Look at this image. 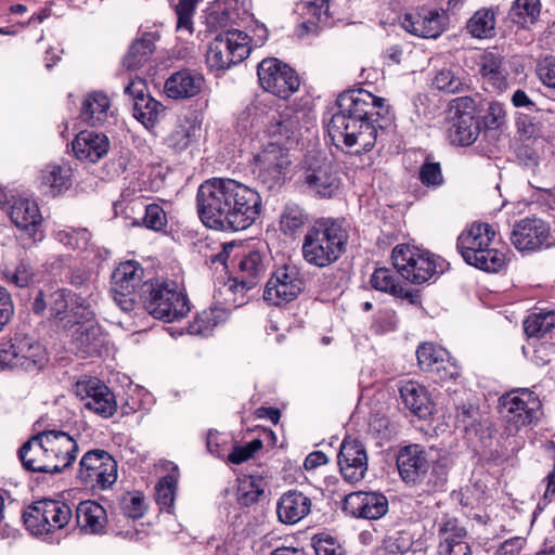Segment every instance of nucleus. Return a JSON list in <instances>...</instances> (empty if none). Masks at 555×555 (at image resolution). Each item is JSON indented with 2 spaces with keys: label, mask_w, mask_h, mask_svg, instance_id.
Returning a JSON list of instances; mask_svg holds the SVG:
<instances>
[{
  "label": "nucleus",
  "mask_w": 555,
  "mask_h": 555,
  "mask_svg": "<svg viewBox=\"0 0 555 555\" xmlns=\"http://www.w3.org/2000/svg\"><path fill=\"white\" fill-rule=\"evenodd\" d=\"M336 112L328 125V135L335 143L343 142L347 147L353 149V153L371 151L377 139V119L389 115V106L385 100L373 95L365 90H351L338 96Z\"/></svg>",
  "instance_id": "obj_1"
},
{
  "label": "nucleus",
  "mask_w": 555,
  "mask_h": 555,
  "mask_svg": "<svg viewBox=\"0 0 555 555\" xmlns=\"http://www.w3.org/2000/svg\"><path fill=\"white\" fill-rule=\"evenodd\" d=\"M348 240L349 233L343 220L320 218L302 237V259L315 268L330 267L346 253Z\"/></svg>",
  "instance_id": "obj_2"
},
{
  "label": "nucleus",
  "mask_w": 555,
  "mask_h": 555,
  "mask_svg": "<svg viewBox=\"0 0 555 555\" xmlns=\"http://www.w3.org/2000/svg\"><path fill=\"white\" fill-rule=\"evenodd\" d=\"M495 231L488 223H473L457 237L456 247L464 261L489 273L500 272L506 267V254L492 247Z\"/></svg>",
  "instance_id": "obj_3"
},
{
  "label": "nucleus",
  "mask_w": 555,
  "mask_h": 555,
  "mask_svg": "<svg viewBox=\"0 0 555 555\" xmlns=\"http://www.w3.org/2000/svg\"><path fill=\"white\" fill-rule=\"evenodd\" d=\"M142 292L144 307L155 319L173 322L190 312L189 298L176 281H150L143 284Z\"/></svg>",
  "instance_id": "obj_4"
},
{
  "label": "nucleus",
  "mask_w": 555,
  "mask_h": 555,
  "mask_svg": "<svg viewBox=\"0 0 555 555\" xmlns=\"http://www.w3.org/2000/svg\"><path fill=\"white\" fill-rule=\"evenodd\" d=\"M227 198L224 214L217 230L241 231L250 227L261 211V197L257 191L234 180Z\"/></svg>",
  "instance_id": "obj_5"
},
{
  "label": "nucleus",
  "mask_w": 555,
  "mask_h": 555,
  "mask_svg": "<svg viewBox=\"0 0 555 555\" xmlns=\"http://www.w3.org/2000/svg\"><path fill=\"white\" fill-rule=\"evenodd\" d=\"M251 52L250 36L231 28L219 33L210 42L207 63L216 70H225L242 63Z\"/></svg>",
  "instance_id": "obj_6"
},
{
  "label": "nucleus",
  "mask_w": 555,
  "mask_h": 555,
  "mask_svg": "<svg viewBox=\"0 0 555 555\" xmlns=\"http://www.w3.org/2000/svg\"><path fill=\"white\" fill-rule=\"evenodd\" d=\"M72 517L73 512L67 503L49 499L35 502L23 515L26 529L36 537L63 529Z\"/></svg>",
  "instance_id": "obj_7"
},
{
  "label": "nucleus",
  "mask_w": 555,
  "mask_h": 555,
  "mask_svg": "<svg viewBox=\"0 0 555 555\" xmlns=\"http://www.w3.org/2000/svg\"><path fill=\"white\" fill-rule=\"evenodd\" d=\"M291 163L289 147L270 141L255 156L253 173L266 189L274 190L284 183Z\"/></svg>",
  "instance_id": "obj_8"
},
{
  "label": "nucleus",
  "mask_w": 555,
  "mask_h": 555,
  "mask_svg": "<svg viewBox=\"0 0 555 555\" xmlns=\"http://www.w3.org/2000/svg\"><path fill=\"white\" fill-rule=\"evenodd\" d=\"M233 179L212 178L203 182L196 194L197 212L205 225L217 230L219 220L224 214L230 188Z\"/></svg>",
  "instance_id": "obj_9"
},
{
  "label": "nucleus",
  "mask_w": 555,
  "mask_h": 555,
  "mask_svg": "<svg viewBox=\"0 0 555 555\" xmlns=\"http://www.w3.org/2000/svg\"><path fill=\"white\" fill-rule=\"evenodd\" d=\"M391 258L398 273L413 284L427 282L437 271L436 257L426 250L398 245Z\"/></svg>",
  "instance_id": "obj_10"
},
{
  "label": "nucleus",
  "mask_w": 555,
  "mask_h": 555,
  "mask_svg": "<svg viewBox=\"0 0 555 555\" xmlns=\"http://www.w3.org/2000/svg\"><path fill=\"white\" fill-rule=\"evenodd\" d=\"M257 75L261 88L281 99L289 98L300 86L296 72L275 57L262 60L258 64Z\"/></svg>",
  "instance_id": "obj_11"
},
{
  "label": "nucleus",
  "mask_w": 555,
  "mask_h": 555,
  "mask_svg": "<svg viewBox=\"0 0 555 555\" xmlns=\"http://www.w3.org/2000/svg\"><path fill=\"white\" fill-rule=\"evenodd\" d=\"M311 124V114L306 108L285 107L270 122L267 132L270 141L289 147L298 142L302 130L308 129Z\"/></svg>",
  "instance_id": "obj_12"
},
{
  "label": "nucleus",
  "mask_w": 555,
  "mask_h": 555,
  "mask_svg": "<svg viewBox=\"0 0 555 555\" xmlns=\"http://www.w3.org/2000/svg\"><path fill=\"white\" fill-rule=\"evenodd\" d=\"M540 405L538 396L527 388L512 390L500 398V413L516 429L530 425L538 417Z\"/></svg>",
  "instance_id": "obj_13"
},
{
  "label": "nucleus",
  "mask_w": 555,
  "mask_h": 555,
  "mask_svg": "<svg viewBox=\"0 0 555 555\" xmlns=\"http://www.w3.org/2000/svg\"><path fill=\"white\" fill-rule=\"evenodd\" d=\"M304 289V280L296 266L286 264L279 268L268 280L263 299L269 305L282 306L293 301Z\"/></svg>",
  "instance_id": "obj_14"
},
{
  "label": "nucleus",
  "mask_w": 555,
  "mask_h": 555,
  "mask_svg": "<svg viewBox=\"0 0 555 555\" xmlns=\"http://www.w3.org/2000/svg\"><path fill=\"white\" fill-rule=\"evenodd\" d=\"M511 242L520 253H532L553 245L550 225L540 218H524L511 232Z\"/></svg>",
  "instance_id": "obj_15"
},
{
  "label": "nucleus",
  "mask_w": 555,
  "mask_h": 555,
  "mask_svg": "<svg viewBox=\"0 0 555 555\" xmlns=\"http://www.w3.org/2000/svg\"><path fill=\"white\" fill-rule=\"evenodd\" d=\"M143 269L137 261L120 263L112 274L111 293L113 300L122 311H131L134 307V291L140 285Z\"/></svg>",
  "instance_id": "obj_16"
},
{
  "label": "nucleus",
  "mask_w": 555,
  "mask_h": 555,
  "mask_svg": "<svg viewBox=\"0 0 555 555\" xmlns=\"http://www.w3.org/2000/svg\"><path fill=\"white\" fill-rule=\"evenodd\" d=\"M125 94L132 101L133 117L146 129L155 127L164 116V105L151 96L144 79H131L125 87Z\"/></svg>",
  "instance_id": "obj_17"
},
{
  "label": "nucleus",
  "mask_w": 555,
  "mask_h": 555,
  "mask_svg": "<svg viewBox=\"0 0 555 555\" xmlns=\"http://www.w3.org/2000/svg\"><path fill=\"white\" fill-rule=\"evenodd\" d=\"M304 182L310 192L325 198L334 196L340 188V178L332 162L325 157L308 159Z\"/></svg>",
  "instance_id": "obj_18"
},
{
  "label": "nucleus",
  "mask_w": 555,
  "mask_h": 555,
  "mask_svg": "<svg viewBox=\"0 0 555 555\" xmlns=\"http://www.w3.org/2000/svg\"><path fill=\"white\" fill-rule=\"evenodd\" d=\"M476 65L477 75L487 92L501 94L509 88V73L501 53L486 50L478 55Z\"/></svg>",
  "instance_id": "obj_19"
},
{
  "label": "nucleus",
  "mask_w": 555,
  "mask_h": 555,
  "mask_svg": "<svg viewBox=\"0 0 555 555\" xmlns=\"http://www.w3.org/2000/svg\"><path fill=\"white\" fill-rule=\"evenodd\" d=\"M269 257L266 246L260 244L244 251L237 261L236 276L230 288L250 289L264 276Z\"/></svg>",
  "instance_id": "obj_20"
},
{
  "label": "nucleus",
  "mask_w": 555,
  "mask_h": 555,
  "mask_svg": "<svg viewBox=\"0 0 555 555\" xmlns=\"http://www.w3.org/2000/svg\"><path fill=\"white\" fill-rule=\"evenodd\" d=\"M133 388L130 377L119 372H109L106 376V418L120 410V416H127L137 411V403L130 400Z\"/></svg>",
  "instance_id": "obj_21"
},
{
  "label": "nucleus",
  "mask_w": 555,
  "mask_h": 555,
  "mask_svg": "<svg viewBox=\"0 0 555 555\" xmlns=\"http://www.w3.org/2000/svg\"><path fill=\"white\" fill-rule=\"evenodd\" d=\"M447 13L443 10L422 8L406 13L401 22L410 34L422 38H437L444 30Z\"/></svg>",
  "instance_id": "obj_22"
},
{
  "label": "nucleus",
  "mask_w": 555,
  "mask_h": 555,
  "mask_svg": "<svg viewBox=\"0 0 555 555\" xmlns=\"http://www.w3.org/2000/svg\"><path fill=\"white\" fill-rule=\"evenodd\" d=\"M4 204L0 205L10 216L11 221L34 241L41 240L40 232L41 214L36 202L28 198H16L12 204L9 203L8 196L2 197Z\"/></svg>",
  "instance_id": "obj_23"
},
{
  "label": "nucleus",
  "mask_w": 555,
  "mask_h": 555,
  "mask_svg": "<svg viewBox=\"0 0 555 555\" xmlns=\"http://www.w3.org/2000/svg\"><path fill=\"white\" fill-rule=\"evenodd\" d=\"M338 465L345 480L361 481L367 470V453L364 444L353 438H345L340 444Z\"/></svg>",
  "instance_id": "obj_24"
},
{
  "label": "nucleus",
  "mask_w": 555,
  "mask_h": 555,
  "mask_svg": "<svg viewBox=\"0 0 555 555\" xmlns=\"http://www.w3.org/2000/svg\"><path fill=\"white\" fill-rule=\"evenodd\" d=\"M344 511L357 518L375 520L388 512V500L379 492H352L344 499Z\"/></svg>",
  "instance_id": "obj_25"
},
{
  "label": "nucleus",
  "mask_w": 555,
  "mask_h": 555,
  "mask_svg": "<svg viewBox=\"0 0 555 555\" xmlns=\"http://www.w3.org/2000/svg\"><path fill=\"white\" fill-rule=\"evenodd\" d=\"M420 367L436 373L440 380L454 379L459 376L456 365L450 363L449 352L433 343L421 344L416 350Z\"/></svg>",
  "instance_id": "obj_26"
},
{
  "label": "nucleus",
  "mask_w": 555,
  "mask_h": 555,
  "mask_svg": "<svg viewBox=\"0 0 555 555\" xmlns=\"http://www.w3.org/2000/svg\"><path fill=\"white\" fill-rule=\"evenodd\" d=\"M436 525L441 538L439 555H470V546L465 540L467 532L456 518L443 515Z\"/></svg>",
  "instance_id": "obj_27"
},
{
  "label": "nucleus",
  "mask_w": 555,
  "mask_h": 555,
  "mask_svg": "<svg viewBox=\"0 0 555 555\" xmlns=\"http://www.w3.org/2000/svg\"><path fill=\"white\" fill-rule=\"evenodd\" d=\"M397 467L405 482L416 483L429 467L428 454L420 444L404 447L397 456Z\"/></svg>",
  "instance_id": "obj_28"
},
{
  "label": "nucleus",
  "mask_w": 555,
  "mask_h": 555,
  "mask_svg": "<svg viewBox=\"0 0 555 555\" xmlns=\"http://www.w3.org/2000/svg\"><path fill=\"white\" fill-rule=\"evenodd\" d=\"M311 506L309 496L300 491L289 490L276 502L278 519L284 525H295L310 514Z\"/></svg>",
  "instance_id": "obj_29"
},
{
  "label": "nucleus",
  "mask_w": 555,
  "mask_h": 555,
  "mask_svg": "<svg viewBox=\"0 0 555 555\" xmlns=\"http://www.w3.org/2000/svg\"><path fill=\"white\" fill-rule=\"evenodd\" d=\"M295 12L302 18L297 27L298 37L317 34L320 25L328 21V0H301L296 3Z\"/></svg>",
  "instance_id": "obj_30"
},
{
  "label": "nucleus",
  "mask_w": 555,
  "mask_h": 555,
  "mask_svg": "<svg viewBox=\"0 0 555 555\" xmlns=\"http://www.w3.org/2000/svg\"><path fill=\"white\" fill-rule=\"evenodd\" d=\"M40 186L50 195L57 196L70 189L73 169L67 162L50 163L40 173Z\"/></svg>",
  "instance_id": "obj_31"
},
{
  "label": "nucleus",
  "mask_w": 555,
  "mask_h": 555,
  "mask_svg": "<svg viewBox=\"0 0 555 555\" xmlns=\"http://www.w3.org/2000/svg\"><path fill=\"white\" fill-rule=\"evenodd\" d=\"M238 12L235 0H215L204 11V23L209 31H218L237 24Z\"/></svg>",
  "instance_id": "obj_32"
},
{
  "label": "nucleus",
  "mask_w": 555,
  "mask_h": 555,
  "mask_svg": "<svg viewBox=\"0 0 555 555\" xmlns=\"http://www.w3.org/2000/svg\"><path fill=\"white\" fill-rule=\"evenodd\" d=\"M203 77L190 70L173 73L165 82V93L173 100L188 99L197 95L203 87Z\"/></svg>",
  "instance_id": "obj_33"
},
{
  "label": "nucleus",
  "mask_w": 555,
  "mask_h": 555,
  "mask_svg": "<svg viewBox=\"0 0 555 555\" xmlns=\"http://www.w3.org/2000/svg\"><path fill=\"white\" fill-rule=\"evenodd\" d=\"M42 436L46 449L53 453L52 459H57L64 469L70 466L78 450L76 441L62 430H43Z\"/></svg>",
  "instance_id": "obj_34"
},
{
  "label": "nucleus",
  "mask_w": 555,
  "mask_h": 555,
  "mask_svg": "<svg viewBox=\"0 0 555 555\" xmlns=\"http://www.w3.org/2000/svg\"><path fill=\"white\" fill-rule=\"evenodd\" d=\"M75 395L83 408L102 415L104 413V384L98 377H85L74 386Z\"/></svg>",
  "instance_id": "obj_35"
},
{
  "label": "nucleus",
  "mask_w": 555,
  "mask_h": 555,
  "mask_svg": "<svg viewBox=\"0 0 555 555\" xmlns=\"http://www.w3.org/2000/svg\"><path fill=\"white\" fill-rule=\"evenodd\" d=\"M43 442L42 431L28 439L18 450V456L23 466L31 472L44 473L49 468L50 461ZM52 466H50L51 468Z\"/></svg>",
  "instance_id": "obj_36"
},
{
  "label": "nucleus",
  "mask_w": 555,
  "mask_h": 555,
  "mask_svg": "<svg viewBox=\"0 0 555 555\" xmlns=\"http://www.w3.org/2000/svg\"><path fill=\"white\" fill-rule=\"evenodd\" d=\"M402 403L413 414L425 418L431 413V403L425 387L417 382L408 380L399 388Z\"/></svg>",
  "instance_id": "obj_37"
},
{
  "label": "nucleus",
  "mask_w": 555,
  "mask_h": 555,
  "mask_svg": "<svg viewBox=\"0 0 555 555\" xmlns=\"http://www.w3.org/2000/svg\"><path fill=\"white\" fill-rule=\"evenodd\" d=\"M79 466L78 477L83 485L104 489V450L88 451Z\"/></svg>",
  "instance_id": "obj_38"
},
{
  "label": "nucleus",
  "mask_w": 555,
  "mask_h": 555,
  "mask_svg": "<svg viewBox=\"0 0 555 555\" xmlns=\"http://www.w3.org/2000/svg\"><path fill=\"white\" fill-rule=\"evenodd\" d=\"M77 524L85 534H101L104 529V507L96 501L87 500L77 505Z\"/></svg>",
  "instance_id": "obj_39"
},
{
  "label": "nucleus",
  "mask_w": 555,
  "mask_h": 555,
  "mask_svg": "<svg viewBox=\"0 0 555 555\" xmlns=\"http://www.w3.org/2000/svg\"><path fill=\"white\" fill-rule=\"evenodd\" d=\"M75 156L88 163H96L104 155V135L93 131H80L72 143Z\"/></svg>",
  "instance_id": "obj_40"
},
{
  "label": "nucleus",
  "mask_w": 555,
  "mask_h": 555,
  "mask_svg": "<svg viewBox=\"0 0 555 555\" xmlns=\"http://www.w3.org/2000/svg\"><path fill=\"white\" fill-rule=\"evenodd\" d=\"M371 285L374 289L388 293L398 298L408 299L411 304L418 300L417 293L411 292L401 286L396 279V275L388 268L376 269L370 279Z\"/></svg>",
  "instance_id": "obj_41"
},
{
  "label": "nucleus",
  "mask_w": 555,
  "mask_h": 555,
  "mask_svg": "<svg viewBox=\"0 0 555 555\" xmlns=\"http://www.w3.org/2000/svg\"><path fill=\"white\" fill-rule=\"evenodd\" d=\"M158 36L155 33H144L135 39L124 57V66L133 70L143 66L151 57L155 49V41Z\"/></svg>",
  "instance_id": "obj_42"
},
{
  "label": "nucleus",
  "mask_w": 555,
  "mask_h": 555,
  "mask_svg": "<svg viewBox=\"0 0 555 555\" xmlns=\"http://www.w3.org/2000/svg\"><path fill=\"white\" fill-rule=\"evenodd\" d=\"M448 133L452 144L460 146L472 145L480 133L479 118L466 116L462 119L452 117Z\"/></svg>",
  "instance_id": "obj_43"
},
{
  "label": "nucleus",
  "mask_w": 555,
  "mask_h": 555,
  "mask_svg": "<svg viewBox=\"0 0 555 555\" xmlns=\"http://www.w3.org/2000/svg\"><path fill=\"white\" fill-rule=\"evenodd\" d=\"M201 127L191 117H180L166 139L167 145L176 152L184 151L197 138Z\"/></svg>",
  "instance_id": "obj_44"
},
{
  "label": "nucleus",
  "mask_w": 555,
  "mask_h": 555,
  "mask_svg": "<svg viewBox=\"0 0 555 555\" xmlns=\"http://www.w3.org/2000/svg\"><path fill=\"white\" fill-rule=\"evenodd\" d=\"M266 481L260 476L245 475L237 479L236 500L243 507L256 504L264 494Z\"/></svg>",
  "instance_id": "obj_45"
},
{
  "label": "nucleus",
  "mask_w": 555,
  "mask_h": 555,
  "mask_svg": "<svg viewBox=\"0 0 555 555\" xmlns=\"http://www.w3.org/2000/svg\"><path fill=\"white\" fill-rule=\"evenodd\" d=\"M15 338L21 369L34 370L44 363L46 353L40 344L26 336L16 335Z\"/></svg>",
  "instance_id": "obj_46"
},
{
  "label": "nucleus",
  "mask_w": 555,
  "mask_h": 555,
  "mask_svg": "<svg viewBox=\"0 0 555 555\" xmlns=\"http://www.w3.org/2000/svg\"><path fill=\"white\" fill-rule=\"evenodd\" d=\"M101 330L91 323L77 324L73 334L76 348L83 354L100 352L102 347L99 338Z\"/></svg>",
  "instance_id": "obj_47"
},
{
  "label": "nucleus",
  "mask_w": 555,
  "mask_h": 555,
  "mask_svg": "<svg viewBox=\"0 0 555 555\" xmlns=\"http://www.w3.org/2000/svg\"><path fill=\"white\" fill-rule=\"evenodd\" d=\"M540 13V0H515L508 16L513 23L527 28L538 22Z\"/></svg>",
  "instance_id": "obj_48"
},
{
  "label": "nucleus",
  "mask_w": 555,
  "mask_h": 555,
  "mask_svg": "<svg viewBox=\"0 0 555 555\" xmlns=\"http://www.w3.org/2000/svg\"><path fill=\"white\" fill-rule=\"evenodd\" d=\"M433 86L448 93H460L468 88L467 81L460 68L443 67L438 69L433 78Z\"/></svg>",
  "instance_id": "obj_49"
},
{
  "label": "nucleus",
  "mask_w": 555,
  "mask_h": 555,
  "mask_svg": "<svg viewBox=\"0 0 555 555\" xmlns=\"http://www.w3.org/2000/svg\"><path fill=\"white\" fill-rule=\"evenodd\" d=\"M308 214L297 204L288 203L280 215V229L286 235L295 234L308 222Z\"/></svg>",
  "instance_id": "obj_50"
},
{
  "label": "nucleus",
  "mask_w": 555,
  "mask_h": 555,
  "mask_svg": "<svg viewBox=\"0 0 555 555\" xmlns=\"http://www.w3.org/2000/svg\"><path fill=\"white\" fill-rule=\"evenodd\" d=\"M172 472L173 473L160 478L155 486L156 502L162 511H167L168 513H170L173 508L177 490V477L175 473L178 472V467L173 466Z\"/></svg>",
  "instance_id": "obj_51"
},
{
  "label": "nucleus",
  "mask_w": 555,
  "mask_h": 555,
  "mask_svg": "<svg viewBox=\"0 0 555 555\" xmlns=\"http://www.w3.org/2000/svg\"><path fill=\"white\" fill-rule=\"evenodd\" d=\"M494 13L488 9L478 10L468 21L467 30L475 38H489L494 34Z\"/></svg>",
  "instance_id": "obj_52"
},
{
  "label": "nucleus",
  "mask_w": 555,
  "mask_h": 555,
  "mask_svg": "<svg viewBox=\"0 0 555 555\" xmlns=\"http://www.w3.org/2000/svg\"><path fill=\"white\" fill-rule=\"evenodd\" d=\"M524 328L530 337H541L555 328V311L532 313L524 322Z\"/></svg>",
  "instance_id": "obj_53"
},
{
  "label": "nucleus",
  "mask_w": 555,
  "mask_h": 555,
  "mask_svg": "<svg viewBox=\"0 0 555 555\" xmlns=\"http://www.w3.org/2000/svg\"><path fill=\"white\" fill-rule=\"evenodd\" d=\"M103 113L104 94L102 92H93L88 94L81 105V119L91 126L101 125Z\"/></svg>",
  "instance_id": "obj_54"
},
{
  "label": "nucleus",
  "mask_w": 555,
  "mask_h": 555,
  "mask_svg": "<svg viewBox=\"0 0 555 555\" xmlns=\"http://www.w3.org/2000/svg\"><path fill=\"white\" fill-rule=\"evenodd\" d=\"M199 0H179L175 5L177 31L192 35L194 31L193 15Z\"/></svg>",
  "instance_id": "obj_55"
},
{
  "label": "nucleus",
  "mask_w": 555,
  "mask_h": 555,
  "mask_svg": "<svg viewBox=\"0 0 555 555\" xmlns=\"http://www.w3.org/2000/svg\"><path fill=\"white\" fill-rule=\"evenodd\" d=\"M412 544V538L409 533L398 531L383 540L379 554L403 555L411 548Z\"/></svg>",
  "instance_id": "obj_56"
},
{
  "label": "nucleus",
  "mask_w": 555,
  "mask_h": 555,
  "mask_svg": "<svg viewBox=\"0 0 555 555\" xmlns=\"http://www.w3.org/2000/svg\"><path fill=\"white\" fill-rule=\"evenodd\" d=\"M55 238L70 249H87L90 233L87 229H63L55 232Z\"/></svg>",
  "instance_id": "obj_57"
},
{
  "label": "nucleus",
  "mask_w": 555,
  "mask_h": 555,
  "mask_svg": "<svg viewBox=\"0 0 555 555\" xmlns=\"http://www.w3.org/2000/svg\"><path fill=\"white\" fill-rule=\"evenodd\" d=\"M219 323L217 311L209 309L198 313L194 321L189 325L191 335L207 336Z\"/></svg>",
  "instance_id": "obj_58"
},
{
  "label": "nucleus",
  "mask_w": 555,
  "mask_h": 555,
  "mask_svg": "<svg viewBox=\"0 0 555 555\" xmlns=\"http://www.w3.org/2000/svg\"><path fill=\"white\" fill-rule=\"evenodd\" d=\"M121 509L128 518H141L147 509L144 495L140 492L128 493L121 500Z\"/></svg>",
  "instance_id": "obj_59"
},
{
  "label": "nucleus",
  "mask_w": 555,
  "mask_h": 555,
  "mask_svg": "<svg viewBox=\"0 0 555 555\" xmlns=\"http://www.w3.org/2000/svg\"><path fill=\"white\" fill-rule=\"evenodd\" d=\"M452 465V460L448 454L440 455L433 464L430 478L433 489H442L448 479V473Z\"/></svg>",
  "instance_id": "obj_60"
},
{
  "label": "nucleus",
  "mask_w": 555,
  "mask_h": 555,
  "mask_svg": "<svg viewBox=\"0 0 555 555\" xmlns=\"http://www.w3.org/2000/svg\"><path fill=\"white\" fill-rule=\"evenodd\" d=\"M535 73L544 87L555 89V56L541 57L537 63Z\"/></svg>",
  "instance_id": "obj_61"
},
{
  "label": "nucleus",
  "mask_w": 555,
  "mask_h": 555,
  "mask_svg": "<svg viewBox=\"0 0 555 555\" xmlns=\"http://www.w3.org/2000/svg\"><path fill=\"white\" fill-rule=\"evenodd\" d=\"M420 180L426 186L437 188L442 184L443 177L438 163H424L420 168Z\"/></svg>",
  "instance_id": "obj_62"
},
{
  "label": "nucleus",
  "mask_w": 555,
  "mask_h": 555,
  "mask_svg": "<svg viewBox=\"0 0 555 555\" xmlns=\"http://www.w3.org/2000/svg\"><path fill=\"white\" fill-rule=\"evenodd\" d=\"M143 223L146 228L158 231L167 223V217L164 209L157 204L145 206Z\"/></svg>",
  "instance_id": "obj_63"
},
{
  "label": "nucleus",
  "mask_w": 555,
  "mask_h": 555,
  "mask_svg": "<svg viewBox=\"0 0 555 555\" xmlns=\"http://www.w3.org/2000/svg\"><path fill=\"white\" fill-rule=\"evenodd\" d=\"M315 555H347L344 547L332 537H321L313 544Z\"/></svg>",
  "instance_id": "obj_64"
}]
</instances>
